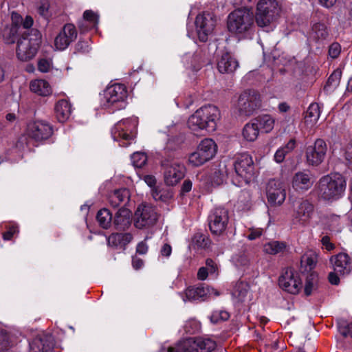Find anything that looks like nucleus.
Listing matches in <instances>:
<instances>
[{
    "label": "nucleus",
    "instance_id": "62",
    "mask_svg": "<svg viewBox=\"0 0 352 352\" xmlns=\"http://www.w3.org/2000/svg\"><path fill=\"white\" fill-rule=\"evenodd\" d=\"M340 274L333 270L328 275V280L331 285H338L340 283Z\"/></svg>",
    "mask_w": 352,
    "mask_h": 352
},
{
    "label": "nucleus",
    "instance_id": "29",
    "mask_svg": "<svg viewBox=\"0 0 352 352\" xmlns=\"http://www.w3.org/2000/svg\"><path fill=\"white\" fill-rule=\"evenodd\" d=\"M197 148L210 160L217 153V146L212 139L206 138L200 142Z\"/></svg>",
    "mask_w": 352,
    "mask_h": 352
},
{
    "label": "nucleus",
    "instance_id": "21",
    "mask_svg": "<svg viewBox=\"0 0 352 352\" xmlns=\"http://www.w3.org/2000/svg\"><path fill=\"white\" fill-rule=\"evenodd\" d=\"M212 294H214L215 296L219 295L217 290L204 284L188 287L185 292L186 298L190 301L205 300L207 296Z\"/></svg>",
    "mask_w": 352,
    "mask_h": 352
},
{
    "label": "nucleus",
    "instance_id": "49",
    "mask_svg": "<svg viewBox=\"0 0 352 352\" xmlns=\"http://www.w3.org/2000/svg\"><path fill=\"white\" fill-rule=\"evenodd\" d=\"M10 346V338L7 331L0 329V352L8 350Z\"/></svg>",
    "mask_w": 352,
    "mask_h": 352
},
{
    "label": "nucleus",
    "instance_id": "4",
    "mask_svg": "<svg viewBox=\"0 0 352 352\" xmlns=\"http://www.w3.org/2000/svg\"><path fill=\"white\" fill-rule=\"evenodd\" d=\"M41 41L42 35L37 29L24 31L17 41L16 54L18 59L23 62L33 59L37 54Z\"/></svg>",
    "mask_w": 352,
    "mask_h": 352
},
{
    "label": "nucleus",
    "instance_id": "12",
    "mask_svg": "<svg viewBox=\"0 0 352 352\" xmlns=\"http://www.w3.org/2000/svg\"><path fill=\"white\" fill-rule=\"evenodd\" d=\"M209 229L212 234L219 236L226 230L229 222V212L222 207L212 209L208 217Z\"/></svg>",
    "mask_w": 352,
    "mask_h": 352
},
{
    "label": "nucleus",
    "instance_id": "5",
    "mask_svg": "<svg viewBox=\"0 0 352 352\" xmlns=\"http://www.w3.org/2000/svg\"><path fill=\"white\" fill-rule=\"evenodd\" d=\"M280 8L276 0H260L256 6L255 21L261 28L269 27L279 16Z\"/></svg>",
    "mask_w": 352,
    "mask_h": 352
},
{
    "label": "nucleus",
    "instance_id": "64",
    "mask_svg": "<svg viewBox=\"0 0 352 352\" xmlns=\"http://www.w3.org/2000/svg\"><path fill=\"white\" fill-rule=\"evenodd\" d=\"M206 267H207L208 269V271L210 273V274H213V273H215L217 270H218V267H217V263L211 258H207L206 261Z\"/></svg>",
    "mask_w": 352,
    "mask_h": 352
},
{
    "label": "nucleus",
    "instance_id": "42",
    "mask_svg": "<svg viewBox=\"0 0 352 352\" xmlns=\"http://www.w3.org/2000/svg\"><path fill=\"white\" fill-rule=\"evenodd\" d=\"M317 283V275L314 273H311L310 275L307 276L305 282L304 291L306 296L311 295L313 291L316 289Z\"/></svg>",
    "mask_w": 352,
    "mask_h": 352
},
{
    "label": "nucleus",
    "instance_id": "48",
    "mask_svg": "<svg viewBox=\"0 0 352 352\" xmlns=\"http://www.w3.org/2000/svg\"><path fill=\"white\" fill-rule=\"evenodd\" d=\"M202 54L201 53H196L192 57V62L190 68L193 71H198L200 68L206 64V62L202 59Z\"/></svg>",
    "mask_w": 352,
    "mask_h": 352
},
{
    "label": "nucleus",
    "instance_id": "26",
    "mask_svg": "<svg viewBox=\"0 0 352 352\" xmlns=\"http://www.w3.org/2000/svg\"><path fill=\"white\" fill-rule=\"evenodd\" d=\"M238 66V61L228 52L223 54L217 62V69L221 74L232 73Z\"/></svg>",
    "mask_w": 352,
    "mask_h": 352
},
{
    "label": "nucleus",
    "instance_id": "13",
    "mask_svg": "<svg viewBox=\"0 0 352 352\" xmlns=\"http://www.w3.org/2000/svg\"><path fill=\"white\" fill-rule=\"evenodd\" d=\"M217 20L214 14L208 12L199 13L195 19V28L199 40L201 42L208 41L216 25Z\"/></svg>",
    "mask_w": 352,
    "mask_h": 352
},
{
    "label": "nucleus",
    "instance_id": "18",
    "mask_svg": "<svg viewBox=\"0 0 352 352\" xmlns=\"http://www.w3.org/2000/svg\"><path fill=\"white\" fill-rule=\"evenodd\" d=\"M268 202L273 206H280L286 197L285 189L283 184L276 180L269 182L267 188Z\"/></svg>",
    "mask_w": 352,
    "mask_h": 352
},
{
    "label": "nucleus",
    "instance_id": "53",
    "mask_svg": "<svg viewBox=\"0 0 352 352\" xmlns=\"http://www.w3.org/2000/svg\"><path fill=\"white\" fill-rule=\"evenodd\" d=\"M107 244L112 247L122 245L120 233H113L109 235L107 238Z\"/></svg>",
    "mask_w": 352,
    "mask_h": 352
},
{
    "label": "nucleus",
    "instance_id": "38",
    "mask_svg": "<svg viewBox=\"0 0 352 352\" xmlns=\"http://www.w3.org/2000/svg\"><path fill=\"white\" fill-rule=\"evenodd\" d=\"M152 196L156 201L166 202L173 197V192L164 187H155L152 189Z\"/></svg>",
    "mask_w": 352,
    "mask_h": 352
},
{
    "label": "nucleus",
    "instance_id": "17",
    "mask_svg": "<svg viewBox=\"0 0 352 352\" xmlns=\"http://www.w3.org/2000/svg\"><path fill=\"white\" fill-rule=\"evenodd\" d=\"M53 133L52 126L44 121H36L30 123L28 127V135L36 141L48 139Z\"/></svg>",
    "mask_w": 352,
    "mask_h": 352
},
{
    "label": "nucleus",
    "instance_id": "32",
    "mask_svg": "<svg viewBox=\"0 0 352 352\" xmlns=\"http://www.w3.org/2000/svg\"><path fill=\"white\" fill-rule=\"evenodd\" d=\"M255 123L259 129L265 133L270 132L274 126L275 120L270 115L265 114L259 116L254 119Z\"/></svg>",
    "mask_w": 352,
    "mask_h": 352
},
{
    "label": "nucleus",
    "instance_id": "1",
    "mask_svg": "<svg viewBox=\"0 0 352 352\" xmlns=\"http://www.w3.org/2000/svg\"><path fill=\"white\" fill-rule=\"evenodd\" d=\"M346 187L344 177L336 173L320 177L316 185V190L320 200L333 203L344 195Z\"/></svg>",
    "mask_w": 352,
    "mask_h": 352
},
{
    "label": "nucleus",
    "instance_id": "45",
    "mask_svg": "<svg viewBox=\"0 0 352 352\" xmlns=\"http://www.w3.org/2000/svg\"><path fill=\"white\" fill-rule=\"evenodd\" d=\"M230 318L228 312L223 310H215L212 311L210 318L212 323H218L220 321H226Z\"/></svg>",
    "mask_w": 352,
    "mask_h": 352
},
{
    "label": "nucleus",
    "instance_id": "41",
    "mask_svg": "<svg viewBox=\"0 0 352 352\" xmlns=\"http://www.w3.org/2000/svg\"><path fill=\"white\" fill-rule=\"evenodd\" d=\"M232 261L234 265L239 269L245 270L249 265V258L244 252H240L234 254L232 257Z\"/></svg>",
    "mask_w": 352,
    "mask_h": 352
},
{
    "label": "nucleus",
    "instance_id": "34",
    "mask_svg": "<svg viewBox=\"0 0 352 352\" xmlns=\"http://www.w3.org/2000/svg\"><path fill=\"white\" fill-rule=\"evenodd\" d=\"M249 289L247 283L239 281L234 286L232 295L238 302H243L248 294Z\"/></svg>",
    "mask_w": 352,
    "mask_h": 352
},
{
    "label": "nucleus",
    "instance_id": "46",
    "mask_svg": "<svg viewBox=\"0 0 352 352\" xmlns=\"http://www.w3.org/2000/svg\"><path fill=\"white\" fill-rule=\"evenodd\" d=\"M194 244L201 248H208L210 244V240L205 235L200 233L195 234L192 238Z\"/></svg>",
    "mask_w": 352,
    "mask_h": 352
},
{
    "label": "nucleus",
    "instance_id": "16",
    "mask_svg": "<svg viewBox=\"0 0 352 352\" xmlns=\"http://www.w3.org/2000/svg\"><path fill=\"white\" fill-rule=\"evenodd\" d=\"M183 340L184 347L189 349L188 352H210L217 346L215 341L208 338H188Z\"/></svg>",
    "mask_w": 352,
    "mask_h": 352
},
{
    "label": "nucleus",
    "instance_id": "55",
    "mask_svg": "<svg viewBox=\"0 0 352 352\" xmlns=\"http://www.w3.org/2000/svg\"><path fill=\"white\" fill-rule=\"evenodd\" d=\"M341 52V46L338 43H333L329 48V54L332 58L339 56Z\"/></svg>",
    "mask_w": 352,
    "mask_h": 352
},
{
    "label": "nucleus",
    "instance_id": "59",
    "mask_svg": "<svg viewBox=\"0 0 352 352\" xmlns=\"http://www.w3.org/2000/svg\"><path fill=\"white\" fill-rule=\"evenodd\" d=\"M250 234L247 236V238L250 240H255L259 238L263 234V229L259 228H252L249 229Z\"/></svg>",
    "mask_w": 352,
    "mask_h": 352
},
{
    "label": "nucleus",
    "instance_id": "24",
    "mask_svg": "<svg viewBox=\"0 0 352 352\" xmlns=\"http://www.w3.org/2000/svg\"><path fill=\"white\" fill-rule=\"evenodd\" d=\"M116 230L124 231L131 224V212L124 207L120 208L114 215L112 223Z\"/></svg>",
    "mask_w": 352,
    "mask_h": 352
},
{
    "label": "nucleus",
    "instance_id": "56",
    "mask_svg": "<svg viewBox=\"0 0 352 352\" xmlns=\"http://www.w3.org/2000/svg\"><path fill=\"white\" fill-rule=\"evenodd\" d=\"M83 19L94 25L98 21V16L91 10L85 11L83 13Z\"/></svg>",
    "mask_w": 352,
    "mask_h": 352
},
{
    "label": "nucleus",
    "instance_id": "39",
    "mask_svg": "<svg viewBox=\"0 0 352 352\" xmlns=\"http://www.w3.org/2000/svg\"><path fill=\"white\" fill-rule=\"evenodd\" d=\"M286 249V243L278 241H273L264 245V251L270 254L283 253Z\"/></svg>",
    "mask_w": 352,
    "mask_h": 352
},
{
    "label": "nucleus",
    "instance_id": "7",
    "mask_svg": "<svg viewBox=\"0 0 352 352\" xmlns=\"http://www.w3.org/2000/svg\"><path fill=\"white\" fill-rule=\"evenodd\" d=\"M261 105V96L254 89H247L239 96L235 105V113L240 116L248 117L252 115Z\"/></svg>",
    "mask_w": 352,
    "mask_h": 352
},
{
    "label": "nucleus",
    "instance_id": "43",
    "mask_svg": "<svg viewBox=\"0 0 352 352\" xmlns=\"http://www.w3.org/2000/svg\"><path fill=\"white\" fill-rule=\"evenodd\" d=\"M320 115L319 105L317 103L311 104L307 111L306 118H309L311 122H316L319 119Z\"/></svg>",
    "mask_w": 352,
    "mask_h": 352
},
{
    "label": "nucleus",
    "instance_id": "23",
    "mask_svg": "<svg viewBox=\"0 0 352 352\" xmlns=\"http://www.w3.org/2000/svg\"><path fill=\"white\" fill-rule=\"evenodd\" d=\"M54 346V340L52 335H44L36 338L30 344V352H52Z\"/></svg>",
    "mask_w": 352,
    "mask_h": 352
},
{
    "label": "nucleus",
    "instance_id": "58",
    "mask_svg": "<svg viewBox=\"0 0 352 352\" xmlns=\"http://www.w3.org/2000/svg\"><path fill=\"white\" fill-rule=\"evenodd\" d=\"M49 7V3L45 2L42 3L38 8V13L45 19H47L50 17Z\"/></svg>",
    "mask_w": 352,
    "mask_h": 352
},
{
    "label": "nucleus",
    "instance_id": "57",
    "mask_svg": "<svg viewBox=\"0 0 352 352\" xmlns=\"http://www.w3.org/2000/svg\"><path fill=\"white\" fill-rule=\"evenodd\" d=\"M189 349L187 347H184V340L179 341L174 346L168 347V352H188Z\"/></svg>",
    "mask_w": 352,
    "mask_h": 352
},
{
    "label": "nucleus",
    "instance_id": "54",
    "mask_svg": "<svg viewBox=\"0 0 352 352\" xmlns=\"http://www.w3.org/2000/svg\"><path fill=\"white\" fill-rule=\"evenodd\" d=\"M89 50V45L86 41H80L75 45L76 53L86 54L88 53Z\"/></svg>",
    "mask_w": 352,
    "mask_h": 352
},
{
    "label": "nucleus",
    "instance_id": "3",
    "mask_svg": "<svg viewBox=\"0 0 352 352\" xmlns=\"http://www.w3.org/2000/svg\"><path fill=\"white\" fill-rule=\"evenodd\" d=\"M220 118V111L214 105H206L197 109L188 120V128L193 131L206 130L213 132L217 129V121Z\"/></svg>",
    "mask_w": 352,
    "mask_h": 352
},
{
    "label": "nucleus",
    "instance_id": "51",
    "mask_svg": "<svg viewBox=\"0 0 352 352\" xmlns=\"http://www.w3.org/2000/svg\"><path fill=\"white\" fill-rule=\"evenodd\" d=\"M52 65L51 58H40L38 61V69L43 73L50 72Z\"/></svg>",
    "mask_w": 352,
    "mask_h": 352
},
{
    "label": "nucleus",
    "instance_id": "36",
    "mask_svg": "<svg viewBox=\"0 0 352 352\" xmlns=\"http://www.w3.org/2000/svg\"><path fill=\"white\" fill-rule=\"evenodd\" d=\"M296 147V140L291 139L283 146L278 148L274 154V160L277 163H281L284 161L287 154L292 152Z\"/></svg>",
    "mask_w": 352,
    "mask_h": 352
},
{
    "label": "nucleus",
    "instance_id": "8",
    "mask_svg": "<svg viewBox=\"0 0 352 352\" xmlns=\"http://www.w3.org/2000/svg\"><path fill=\"white\" fill-rule=\"evenodd\" d=\"M161 170L165 184L175 186L184 178L186 168L178 160L166 158L161 162Z\"/></svg>",
    "mask_w": 352,
    "mask_h": 352
},
{
    "label": "nucleus",
    "instance_id": "27",
    "mask_svg": "<svg viewBox=\"0 0 352 352\" xmlns=\"http://www.w3.org/2000/svg\"><path fill=\"white\" fill-rule=\"evenodd\" d=\"M55 116L60 122H66L72 113V105L65 99L58 100L54 107Z\"/></svg>",
    "mask_w": 352,
    "mask_h": 352
},
{
    "label": "nucleus",
    "instance_id": "35",
    "mask_svg": "<svg viewBox=\"0 0 352 352\" xmlns=\"http://www.w3.org/2000/svg\"><path fill=\"white\" fill-rule=\"evenodd\" d=\"M242 133L247 141L253 142L257 139L259 129L254 120L244 126Z\"/></svg>",
    "mask_w": 352,
    "mask_h": 352
},
{
    "label": "nucleus",
    "instance_id": "30",
    "mask_svg": "<svg viewBox=\"0 0 352 352\" xmlns=\"http://www.w3.org/2000/svg\"><path fill=\"white\" fill-rule=\"evenodd\" d=\"M30 90L39 96H47L51 94L52 88L45 80H34L30 82Z\"/></svg>",
    "mask_w": 352,
    "mask_h": 352
},
{
    "label": "nucleus",
    "instance_id": "22",
    "mask_svg": "<svg viewBox=\"0 0 352 352\" xmlns=\"http://www.w3.org/2000/svg\"><path fill=\"white\" fill-rule=\"evenodd\" d=\"M330 261L333 266V270L340 275H347L352 270V260L346 253H339L332 256Z\"/></svg>",
    "mask_w": 352,
    "mask_h": 352
},
{
    "label": "nucleus",
    "instance_id": "9",
    "mask_svg": "<svg viewBox=\"0 0 352 352\" xmlns=\"http://www.w3.org/2000/svg\"><path fill=\"white\" fill-rule=\"evenodd\" d=\"M314 206L308 199L299 198L292 202V222L302 226H307L312 218Z\"/></svg>",
    "mask_w": 352,
    "mask_h": 352
},
{
    "label": "nucleus",
    "instance_id": "61",
    "mask_svg": "<svg viewBox=\"0 0 352 352\" xmlns=\"http://www.w3.org/2000/svg\"><path fill=\"white\" fill-rule=\"evenodd\" d=\"M192 186V183L190 179H186L184 181L182 186L180 193L182 195H184L186 193L189 192Z\"/></svg>",
    "mask_w": 352,
    "mask_h": 352
},
{
    "label": "nucleus",
    "instance_id": "20",
    "mask_svg": "<svg viewBox=\"0 0 352 352\" xmlns=\"http://www.w3.org/2000/svg\"><path fill=\"white\" fill-rule=\"evenodd\" d=\"M278 284L286 292L296 294L299 292L302 283L298 276H295L292 270H287L280 276Z\"/></svg>",
    "mask_w": 352,
    "mask_h": 352
},
{
    "label": "nucleus",
    "instance_id": "40",
    "mask_svg": "<svg viewBox=\"0 0 352 352\" xmlns=\"http://www.w3.org/2000/svg\"><path fill=\"white\" fill-rule=\"evenodd\" d=\"M209 160L198 148H197L196 151L191 153L188 157L189 163L193 166H201Z\"/></svg>",
    "mask_w": 352,
    "mask_h": 352
},
{
    "label": "nucleus",
    "instance_id": "47",
    "mask_svg": "<svg viewBox=\"0 0 352 352\" xmlns=\"http://www.w3.org/2000/svg\"><path fill=\"white\" fill-rule=\"evenodd\" d=\"M340 78L341 72L338 70L334 71L329 77L325 85V89L328 87L336 88L340 83Z\"/></svg>",
    "mask_w": 352,
    "mask_h": 352
},
{
    "label": "nucleus",
    "instance_id": "19",
    "mask_svg": "<svg viewBox=\"0 0 352 352\" xmlns=\"http://www.w3.org/2000/svg\"><path fill=\"white\" fill-rule=\"evenodd\" d=\"M129 123L128 120L120 121L111 129L113 140L119 142L121 146H127L133 138L132 132H129Z\"/></svg>",
    "mask_w": 352,
    "mask_h": 352
},
{
    "label": "nucleus",
    "instance_id": "50",
    "mask_svg": "<svg viewBox=\"0 0 352 352\" xmlns=\"http://www.w3.org/2000/svg\"><path fill=\"white\" fill-rule=\"evenodd\" d=\"M200 324L196 320H189L184 325V330L187 333L194 334L200 330Z\"/></svg>",
    "mask_w": 352,
    "mask_h": 352
},
{
    "label": "nucleus",
    "instance_id": "15",
    "mask_svg": "<svg viewBox=\"0 0 352 352\" xmlns=\"http://www.w3.org/2000/svg\"><path fill=\"white\" fill-rule=\"evenodd\" d=\"M78 32L74 25L65 24L54 38V46L60 51L66 50L77 38Z\"/></svg>",
    "mask_w": 352,
    "mask_h": 352
},
{
    "label": "nucleus",
    "instance_id": "44",
    "mask_svg": "<svg viewBox=\"0 0 352 352\" xmlns=\"http://www.w3.org/2000/svg\"><path fill=\"white\" fill-rule=\"evenodd\" d=\"M133 165L136 168H142L147 161V156L144 153L135 152L131 157Z\"/></svg>",
    "mask_w": 352,
    "mask_h": 352
},
{
    "label": "nucleus",
    "instance_id": "28",
    "mask_svg": "<svg viewBox=\"0 0 352 352\" xmlns=\"http://www.w3.org/2000/svg\"><path fill=\"white\" fill-rule=\"evenodd\" d=\"M129 199V192L126 188L116 190L109 196V202L113 208L118 207L121 204L127 202Z\"/></svg>",
    "mask_w": 352,
    "mask_h": 352
},
{
    "label": "nucleus",
    "instance_id": "11",
    "mask_svg": "<svg viewBox=\"0 0 352 352\" xmlns=\"http://www.w3.org/2000/svg\"><path fill=\"white\" fill-rule=\"evenodd\" d=\"M234 168L236 175L241 178L238 186H242L243 182L248 184L255 177L254 165L252 157L248 153L239 155L234 163Z\"/></svg>",
    "mask_w": 352,
    "mask_h": 352
},
{
    "label": "nucleus",
    "instance_id": "33",
    "mask_svg": "<svg viewBox=\"0 0 352 352\" xmlns=\"http://www.w3.org/2000/svg\"><path fill=\"white\" fill-rule=\"evenodd\" d=\"M96 220L101 228L108 229L113 223V216L109 209L104 208L97 212Z\"/></svg>",
    "mask_w": 352,
    "mask_h": 352
},
{
    "label": "nucleus",
    "instance_id": "25",
    "mask_svg": "<svg viewBox=\"0 0 352 352\" xmlns=\"http://www.w3.org/2000/svg\"><path fill=\"white\" fill-rule=\"evenodd\" d=\"M313 185L311 173L309 171H299L292 179V187L296 190H307Z\"/></svg>",
    "mask_w": 352,
    "mask_h": 352
},
{
    "label": "nucleus",
    "instance_id": "37",
    "mask_svg": "<svg viewBox=\"0 0 352 352\" xmlns=\"http://www.w3.org/2000/svg\"><path fill=\"white\" fill-rule=\"evenodd\" d=\"M327 28L324 23H318L312 26L311 36L317 41H322L328 38Z\"/></svg>",
    "mask_w": 352,
    "mask_h": 352
},
{
    "label": "nucleus",
    "instance_id": "60",
    "mask_svg": "<svg viewBox=\"0 0 352 352\" xmlns=\"http://www.w3.org/2000/svg\"><path fill=\"white\" fill-rule=\"evenodd\" d=\"M320 242L328 251L333 250L336 247L335 245L331 242L330 237L327 235L323 236L320 239Z\"/></svg>",
    "mask_w": 352,
    "mask_h": 352
},
{
    "label": "nucleus",
    "instance_id": "31",
    "mask_svg": "<svg viewBox=\"0 0 352 352\" xmlns=\"http://www.w3.org/2000/svg\"><path fill=\"white\" fill-rule=\"evenodd\" d=\"M318 258V254L314 250H309L301 256V266L305 267V271H310L316 267Z\"/></svg>",
    "mask_w": 352,
    "mask_h": 352
},
{
    "label": "nucleus",
    "instance_id": "14",
    "mask_svg": "<svg viewBox=\"0 0 352 352\" xmlns=\"http://www.w3.org/2000/svg\"><path fill=\"white\" fill-rule=\"evenodd\" d=\"M327 145L322 139H317L314 143L305 148V157L307 164L312 166H318L325 159Z\"/></svg>",
    "mask_w": 352,
    "mask_h": 352
},
{
    "label": "nucleus",
    "instance_id": "2",
    "mask_svg": "<svg viewBox=\"0 0 352 352\" xmlns=\"http://www.w3.org/2000/svg\"><path fill=\"white\" fill-rule=\"evenodd\" d=\"M255 19L247 8H239L230 12L227 19L228 31L240 38H250L254 32Z\"/></svg>",
    "mask_w": 352,
    "mask_h": 352
},
{
    "label": "nucleus",
    "instance_id": "6",
    "mask_svg": "<svg viewBox=\"0 0 352 352\" xmlns=\"http://www.w3.org/2000/svg\"><path fill=\"white\" fill-rule=\"evenodd\" d=\"M127 97V90L122 84H114L108 87L104 91L101 104L104 109L113 111L125 107V99Z\"/></svg>",
    "mask_w": 352,
    "mask_h": 352
},
{
    "label": "nucleus",
    "instance_id": "63",
    "mask_svg": "<svg viewBox=\"0 0 352 352\" xmlns=\"http://www.w3.org/2000/svg\"><path fill=\"white\" fill-rule=\"evenodd\" d=\"M172 253V248L170 244L164 243L160 249V256L168 258Z\"/></svg>",
    "mask_w": 352,
    "mask_h": 352
},
{
    "label": "nucleus",
    "instance_id": "10",
    "mask_svg": "<svg viewBox=\"0 0 352 352\" xmlns=\"http://www.w3.org/2000/svg\"><path fill=\"white\" fill-rule=\"evenodd\" d=\"M158 220V214L155 207L142 203L140 204L134 213V226L138 229L148 228L153 226Z\"/></svg>",
    "mask_w": 352,
    "mask_h": 352
},
{
    "label": "nucleus",
    "instance_id": "52",
    "mask_svg": "<svg viewBox=\"0 0 352 352\" xmlns=\"http://www.w3.org/2000/svg\"><path fill=\"white\" fill-rule=\"evenodd\" d=\"M339 331L344 337L350 336L352 338V322H343L339 326Z\"/></svg>",
    "mask_w": 352,
    "mask_h": 352
}]
</instances>
